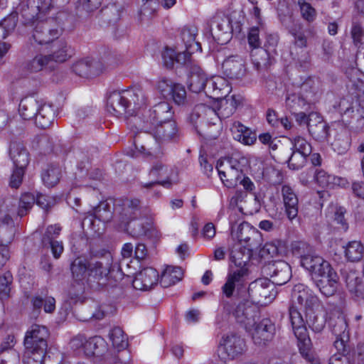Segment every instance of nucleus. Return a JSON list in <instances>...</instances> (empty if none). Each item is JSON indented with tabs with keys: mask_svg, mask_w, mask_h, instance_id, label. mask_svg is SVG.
<instances>
[{
	"mask_svg": "<svg viewBox=\"0 0 364 364\" xmlns=\"http://www.w3.org/2000/svg\"><path fill=\"white\" fill-rule=\"evenodd\" d=\"M69 0H27L26 5L23 6L21 15L23 23L35 25L32 38L40 45L53 43L61 34V31L55 24V20L49 18L39 20L42 14H45L55 5L60 6Z\"/></svg>",
	"mask_w": 364,
	"mask_h": 364,
	"instance_id": "obj_1",
	"label": "nucleus"
},
{
	"mask_svg": "<svg viewBox=\"0 0 364 364\" xmlns=\"http://www.w3.org/2000/svg\"><path fill=\"white\" fill-rule=\"evenodd\" d=\"M233 315L245 329L251 332L254 343L258 346H264L272 340L275 333V326L269 318H263L259 322L257 308L250 301L240 303Z\"/></svg>",
	"mask_w": 364,
	"mask_h": 364,
	"instance_id": "obj_2",
	"label": "nucleus"
},
{
	"mask_svg": "<svg viewBox=\"0 0 364 364\" xmlns=\"http://www.w3.org/2000/svg\"><path fill=\"white\" fill-rule=\"evenodd\" d=\"M310 274L315 285L326 296H333L337 291L338 276L331 264L315 253L302 266Z\"/></svg>",
	"mask_w": 364,
	"mask_h": 364,
	"instance_id": "obj_3",
	"label": "nucleus"
},
{
	"mask_svg": "<svg viewBox=\"0 0 364 364\" xmlns=\"http://www.w3.org/2000/svg\"><path fill=\"white\" fill-rule=\"evenodd\" d=\"M147 97L140 87L110 93L107 101V111L117 117L124 114L132 116L137 109L145 105Z\"/></svg>",
	"mask_w": 364,
	"mask_h": 364,
	"instance_id": "obj_4",
	"label": "nucleus"
},
{
	"mask_svg": "<svg viewBox=\"0 0 364 364\" xmlns=\"http://www.w3.org/2000/svg\"><path fill=\"white\" fill-rule=\"evenodd\" d=\"M146 141L144 144H141L139 147L140 136H137L134 141L136 149L145 156H149L156 152L159 146L152 145L153 139L158 144L168 143L176 141L180 137V132L176 122L170 119L164 123L155 126L151 130L144 131Z\"/></svg>",
	"mask_w": 364,
	"mask_h": 364,
	"instance_id": "obj_5",
	"label": "nucleus"
},
{
	"mask_svg": "<svg viewBox=\"0 0 364 364\" xmlns=\"http://www.w3.org/2000/svg\"><path fill=\"white\" fill-rule=\"evenodd\" d=\"M112 256L106 252L98 260L90 262L89 277L97 281L103 287H113L122 279V273L112 267Z\"/></svg>",
	"mask_w": 364,
	"mask_h": 364,
	"instance_id": "obj_6",
	"label": "nucleus"
},
{
	"mask_svg": "<svg viewBox=\"0 0 364 364\" xmlns=\"http://www.w3.org/2000/svg\"><path fill=\"white\" fill-rule=\"evenodd\" d=\"M294 85L299 89V95L287 97V105L293 109L302 108L307 104L315 102L321 95V82L316 77H301L294 82Z\"/></svg>",
	"mask_w": 364,
	"mask_h": 364,
	"instance_id": "obj_7",
	"label": "nucleus"
},
{
	"mask_svg": "<svg viewBox=\"0 0 364 364\" xmlns=\"http://www.w3.org/2000/svg\"><path fill=\"white\" fill-rule=\"evenodd\" d=\"M172 107L167 102L162 101L148 110H144L141 117H134L136 129L141 131L151 130L155 126L172 119Z\"/></svg>",
	"mask_w": 364,
	"mask_h": 364,
	"instance_id": "obj_8",
	"label": "nucleus"
},
{
	"mask_svg": "<svg viewBox=\"0 0 364 364\" xmlns=\"http://www.w3.org/2000/svg\"><path fill=\"white\" fill-rule=\"evenodd\" d=\"M245 278V270L241 269L240 270L230 271L226 278V282L222 287V297L220 299V305L223 306V312L221 315H218L216 318V323L220 328L224 326L228 316L230 314L232 305L226 299H230L233 296L236 287L243 284Z\"/></svg>",
	"mask_w": 364,
	"mask_h": 364,
	"instance_id": "obj_9",
	"label": "nucleus"
},
{
	"mask_svg": "<svg viewBox=\"0 0 364 364\" xmlns=\"http://www.w3.org/2000/svg\"><path fill=\"white\" fill-rule=\"evenodd\" d=\"M289 314L294 333L298 340L299 352L309 356L308 352L312 349V343L306 327V321H305L301 312L294 305L289 307Z\"/></svg>",
	"mask_w": 364,
	"mask_h": 364,
	"instance_id": "obj_10",
	"label": "nucleus"
},
{
	"mask_svg": "<svg viewBox=\"0 0 364 364\" xmlns=\"http://www.w3.org/2000/svg\"><path fill=\"white\" fill-rule=\"evenodd\" d=\"M331 333L336 336L334 346L338 351L346 352V343L349 338L348 323L346 316L340 311L331 312L328 319Z\"/></svg>",
	"mask_w": 364,
	"mask_h": 364,
	"instance_id": "obj_11",
	"label": "nucleus"
},
{
	"mask_svg": "<svg viewBox=\"0 0 364 364\" xmlns=\"http://www.w3.org/2000/svg\"><path fill=\"white\" fill-rule=\"evenodd\" d=\"M210 31L213 38L218 44H226L232 38L230 19L223 12H216L210 21Z\"/></svg>",
	"mask_w": 364,
	"mask_h": 364,
	"instance_id": "obj_12",
	"label": "nucleus"
},
{
	"mask_svg": "<svg viewBox=\"0 0 364 364\" xmlns=\"http://www.w3.org/2000/svg\"><path fill=\"white\" fill-rule=\"evenodd\" d=\"M248 294L253 303L267 305L275 298L277 291L269 279H258L250 284Z\"/></svg>",
	"mask_w": 364,
	"mask_h": 364,
	"instance_id": "obj_13",
	"label": "nucleus"
},
{
	"mask_svg": "<svg viewBox=\"0 0 364 364\" xmlns=\"http://www.w3.org/2000/svg\"><path fill=\"white\" fill-rule=\"evenodd\" d=\"M49 336V331L44 326L38 324L32 325L26 331L23 341L25 349L30 352L35 350L47 352V338Z\"/></svg>",
	"mask_w": 364,
	"mask_h": 364,
	"instance_id": "obj_14",
	"label": "nucleus"
},
{
	"mask_svg": "<svg viewBox=\"0 0 364 364\" xmlns=\"http://www.w3.org/2000/svg\"><path fill=\"white\" fill-rule=\"evenodd\" d=\"M245 341L240 336L232 333L223 338L220 351L223 359L233 360L242 354L245 350Z\"/></svg>",
	"mask_w": 364,
	"mask_h": 364,
	"instance_id": "obj_15",
	"label": "nucleus"
},
{
	"mask_svg": "<svg viewBox=\"0 0 364 364\" xmlns=\"http://www.w3.org/2000/svg\"><path fill=\"white\" fill-rule=\"evenodd\" d=\"M173 170L164 165L161 162L156 163L149 172V177L154 181L144 183L143 187L150 188L156 184H160L165 188H170L173 183H176L172 178Z\"/></svg>",
	"mask_w": 364,
	"mask_h": 364,
	"instance_id": "obj_16",
	"label": "nucleus"
},
{
	"mask_svg": "<svg viewBox=\"0 0 364 364\" xmlns=\"http://www.w3.org/2000/svg\"><path fill=\"white\" fill-rule=\"evenodd\" d=\"M35 203L40 208L48 210L53 205V200L50 196L41 193H38L35 196L31 193H26L20 198L18 215L19 217L26 215Z\"/></svg>",
	"mask_w": 364,
	"mask_h": 364,
	"instance_id": "obj_17",
	"label": "nucleus"
},
{
	"mask_svg": "<svg viewBox=\"0 0 364 364\" xmlns=\"http://www.w3.org/2000/svg\"><path fill=\"white\" fill-rule=\"evenodd\" d=\"M114 209L118 214L121 223L129 227V223L136 218V213L139 210V200L138 199L124 198L117 201L114 204Z\"/></svg>",
	"mask_w": 364,
	"mask_h": 364,
	"instance_id": "obj_18",
	"label": "nucleus"
},
{
	"mask_svg": "<svg viewBox=\"0 0 364 364\" xmlns=\"http://www.w3.org/2000/svg\"><path fill=\"white\" fill-rule=\"evenodd\" d=\"M331 129L322 117L316 112L311 113L310 122H309V132L311 136L318 141L323 142L329 140L332 135Z\"/></svg>",
	"mask_w": 364,
	"mask_h": 364,
	"instance_id": "obj_19",
	"label": "nucleus"
},
{
	"mask_svg": "<svg viewBox=\"0 0 364 364\" xmlns=\"http://www.w3.org/2000/svg\"><path fill=\"white\" fill-rule=\"evenodd\" d=\"M223 73L230 79L240 80L246 75L245 60L239 55H231L222 65Z\"/></svg>",
	"mask_w": 364,
	"mask_h": 364,
	"instance_id": "obj_20",
	"label": "nucleus"
},
{
	"mask_svg": "<svg viewBox=\"0 0 364 364\" xmlns=\"http://www.w3.org/2000/svg\"><path fill=\"white\" fill-rule=\"evenodd\" d=\"M267 269L274 285H283L286 284L291 277L290 265L284 260L274 261L269 264Z\"/></svg>",
	"mask_w": 364,
	"mask_h": 364,
	"instance_id": "obj_21",
	"label": "nucleus"
},
{
	"mask_svg": "<svg viewBox=\"0 0 364 364\" xmlns=\"http://www.w3.org/2000/svg\"><path fill=\"white\" fill-rule=\"evenodd\" d=\"M284 212L290 221L296 219L299 213V199L294 190L289 185H283L281 189Z\"/></svg>",
	"mask_w": 364,
	"mask_h": 364,
	"instance_id": "obj_22",
	"label": "nucleus"
},
{
	"mask_svg": "<svg viewBox=\"0 0 364 364\" xmlns=\"http://www.w3.org/2000/svg\"><path fill=\"white\" fill-rule=\"evenodd\" d=\"M159 277V273L155 269L146 267L136 274L132 282V286L138 290H149L157 284Z\"/></svg>",
	"mask_w": 364,
	"mask_h": 364,
	"instance_id": "obj_23",
	"label": "nucleus"
},
{
	"mask_svg": "<svg viewBox=\"0 0 364 364\" xmlns=\"http://www.w3.org/2000/svg\"><path fill=\"white\" fill-rule=\"evenodd\" d=\"M9 154L14 167L27 168L31 161V155L23 143L16 141H11L9 145Z\"/></svg>",
	"mask_w": 364,
	"mask_h": 364,
	"instance_id": "obj_24",
	"label": "nucleus"
},
{
	"mask_svg": "<svg viewBox=\"0 0 364 364\" xmlns=\"http://www.w3.org/2000/svg\"><path fill=\"white\" fill-rule=\"evenodd\" d=\"M346 100L340 102V109L343 114V120L350 123V119H355L358 122L357 128L364 125V106L358 100L353 102L349 106Z\"/></svg>",
	"mask_w": 364,
	"mask_h": 364,
	"instance_id": "obj_25",
	"label": "nucleus"
},
{
	"mask_svg": "<svg viewBox=\"0 0 364 364\" xmlns=\"http://www.w3.org/2000/svg\"><path fill=\"white\" fill-rule=\"evenodd\" d=\"M346 287L350 297L359 304L364 302V281L362 277L353 271L348 272L345 276Z\"/></svg>",
	"mask_w": 364,
	"mask_h": 364,
	"instance_id": "obj_26",
	"label": "nucleus"
},
{
	"mask_svg": "<svg viewBox=\"0 0 364 364\" xmlns=\"http://www.w3.org/2000/svg\"><path fill=\"white\" fill-rule=\"evenodd\" d=\"M216 168L223 183L228 188L236 186L243 176L223 159L218 161Z\"/></svg>",
	"mask_w": 364,
	"mask_h": 364,
	"instance_id": "obj_27",
	"label": "nucleus"
},
{
	"mask_svg": "<svg viewBox=\"0 0 364 364\" xmlns=\"http://www.w3.org/2000/svg\"><path fill=\"white\" fill-rule=\"evenodd\" d=\"M230 91L228 82L222 77L216 76L208 81L205 94L213 98H227Z\"/></svg>",
	"mask_w": 364,
	"mask_h": 364,
	"instance_id": "obj_28",
	"label": "nucleus"
},
{
	"mask_svg": "<svg viewBox=\"0 0 364 364\" xmlns=\"http://www.w3.org/2000/svg\"><path fill=\"white\" fill-rule=\"evenodd\" d=\"M74 53V49L65 40L61 39L53 43L51 53L48 56L51 63H62L69 60Z\"/></svg>",
	"mask_w": 364,
	"mask_h": 364,
	"instance_id": "obj_29",
	"label": "nucleus"
},
{
	"mask_svg": "<svg viewBox=\"0 0 364 364\" xmlns=\"http://www.w3.org/2000/svg\"><path fill=\"white\" fill-rule=\"evenodd\" d=\"M205 73L201 70L199 65H193L188 71V86L189 89L196 93L204 91L205 92L207 82Z\"/></svg>",
	"mask_w": 364,
	"mask_h": 364,
	"instance_id": "obj_30",
	"label": "nucleus"
},
{
	"mask_svg": "<svg viewBox=\"0 0 364 364\" xmlns=\"http://www.w3.org/2000/svg\"><path fill=\"white\" fill-rule=\"evenodd\" d=\"M252 255L249 251L242 247L241 244H235L230 253V259L236 266L235 270L245 269V277H247L248 274L247 265Z\"/></svg>",
	"mask_w": 364,
	"mask_h": 364,
	"instance_id": "obj_31",
	"label": "nucleus"
},
{
	"mask_svg": "<svg viewBox=\"0 0 364 364\" xmlns=\"http://www.w3.org/2000/svg\"><path fill=\"white\" fill-rule=\"evenodd\" d=\"M230 129L234 139L245 145H252L257 140V134L240 122H233Z\"/></svg>",
	"mask_w": 364,
	"mask_h": 364,
	"instance_id": "obj_32",
	"label": "nucleus"
},
{
	"mask_svg": "<svg viewBox=\"0 0 364 364\" xmlns=\"http://www.w3.org/2000/svg\"><path fill=\"white\" fill-rule=\"evenodd\" d=\"M15 226L11 215L0 216V245L8 246L14 240Z\"/></svg>",
	"mask_w": 364,
	"mask_h": 364,
	"instance_id": "obj_33",
	"label": "nucleus"
},
{
	"mask_svg": "<svg viewBox=\"0 0 364 364\" xmlns=\"http://www.w3.org/2000/svg\"><path fill=\"white\" fill-rule=\"evenodd\" d=\"M40 103L33 96L23 98L18 106L20 116L25 120L35 119Z\"/></svg>",
	"mask_w": 364,
	"mask_h": 364,
	"instance_id": "obj_34",
	"label": "nucleus"
},
{
	"mask_svg": "<svg viewBox=\"0 0 364 364\" xmlns=\"http://www.w3.org/2000/svg\"><path fill=\"white\" fill-rule=\"evenodd\" d=\"M332 135L327 141L331 144L333 149L338 154H345L350 147V141L346 130H332Z\"/></svg>",
	"mask_w": 364,
	"mask_h": 364,
	"instance_id": "obj_35",
	"label": "nucleus"
},
{
	"mask_svg": "<svg viewBox=\"0 0 364 364\" xmlns=\"http://www.w3.org/2000/svg\"><path fill=\"white\" fill-rule=\"evenodd\" d=\"M55 118V111L52 105L41 102L38 114L35 117L36 126L41 129L48 128Z\"/></svg>",
	"mask_w": 364,
	"mask_h": 364,
	"instance_id": "obj_36",
	"label": "nucleus"
},
{
	"mask_svg": "<svg viewBox=\"0 0 364 364\" xmlns=\"http://www.w3.org/2000/svg\"><path fill=\"white\" fill-rule=\"evenodd\" d=\"M105 341L100 336H95L85 341L84 353L87 357H101L107 351Z\"/></svg>",
	"mask_w": 364,
	"mask_h": 364,
	"instance_id": "obj_37",
	"label": "nucleus"
},
{
	"mask_svg": "<svg viewBox=\"0 0 364 364\" xmlns=\"http://www.w3.org/2000/svg\"><path fill=\"white\" fill-rule=\"evenodd\" d=\"M73 72L81 77H88L91 75H97L102 71L98 63L92 61L89 58L80 60L73 65Z\"/></svg>",
	"mask_w": 364,
	"mask_h": 364,
	"instance_id": "obj_38",
	"label": "nucleus"
},
{
	"mask_svg": "<svg viewBox=\"0 0 364 364\" xmlns=\"http://www.w3.org/2000/svg\"><path fill=\"white\" fill-rule=\"evenodd\" d=\"M90 262L82 257H77L70 264V271L73 279L77 282H83L89 277Z\"/></svg>",
	"mask_w": 364,
	"mask_h": 364,
	"instance_id": "obj_39",
	"label": "nucleus"
},
{
	"mask_svg": "<svg viewBox=\"0 0 364 364\" xmlns=\"http://www.w3.org/2000/svg\"><path fill=\"white\" fill-rule=\"evenodd\" d=\"M230 223L231 225V235L234 239L237 240V244H241V245L249 239L250 235L253 234L256 229L252 227L247 222H242L235 228V224L233 223L232 216H230Z\"/></svg>",
	"mask_w": 364,
	"mask_h": 364,
	"instance_id": "obj_40",
	"label": "nucleus"
},
{
	"mask_svg": "<svg viewBox=\"0 0 364 364\" xmlns=\"http://www.w3.org/2000/svg\"><path fill=\"white\" fill-rule=\"evenodd\" d=\"M273 53L268 49L259 48L251 53L252 61L257 70L260 71L267 69L271 64Z\"/></svg>",
	"mask_w": 364,
	"mask_h": 364,
	"instance_id": "obj_41",
	"label": "nucleus"
},
{
	"mask_svg": "<svg viewBox=\"0 0 364 364\" xmlns=\"http://www.w3.org/2000/svg\"><path fill=\"white\" fill-rule=\"evenodd\" d=\"M198 33L196 27L184 26L180 32V37L184 43L186 49L191 50H201L200 43L196 41V36Z\"/></svg>",
	"mask_w": 364,
	"mask_h": 364,
	"instance_id": "obj_42",
	"label": "nucleus"
},
{
	"mask_svg": "<svg viewBox=\"0 0 364 364\" xmlns=\"http://www.w3.org/2000/svg\"><path fill=\"white\" fill-rule=\"evenodd\" d=\"M290 55L293 63L297 68L304 71L310 68L311 56L309 52L306 48L291 47Z\"/></svg>",
	"mask_w": 364,
	"mask_h": 364,
	"instance_id": "obj_43",
	"label": "nucleus"
},
{
	"mask_svg": "<svg viewBox=\"0 0 364 364\" xmlns=\"http://www.w3.org/2000/svg\"><path fill=\"white\" fill-rule=\"evenodd\" d=\"M291 250L293 255L300 259L302 267L306 259H309L316 252L312 246L304 241H295L291 243Z\"/></svg>",
	"mask_w": 364,
	"mask_h": 364,
	"instance_id": "obj_44",
	"label": "nucleus"
},
{
	"mask_svg": "<svg viewBox=\"0 0 364 364\" xmlns=\"http://www.w3.org/2000/svg\"><path fill=\"white\" fill-rule=\"evenodd\" d=\"M61 168L58 166L49 165L41 174L43 183L49 188L58 183L61 178Z\"/></svg>",
	"mask_w": 364,
	"mask_h": 364,
	"instance_id": "obj_45",
	"label": "nucleus"
},
{
	"mask_svg": "<svg viewBox=\"0 0 364 364\" xmlns=\"http://www.w3.org/2000/svg\"><path fill=\"white\" fill-rule=\"evenodd\" d=\"M183 274V272L181 267L168 266L162 272L161 283L164 287L175 284L181 280Z\"/></svg>",
	"mask_w": 364,
	"mask_h": 364,
	"instance_id": "obj_46",
	"label": "nucleus"
},
{
	"mask_svg": "<svg viewBox=\"0 0 364 364\" xmlns=\"http://www.w3.org/2000/svg\"><path fill=\"white\" fill-rule=\"evenodd\" d=\"M33 309L41 311L43 306L46 313H53L55 309V299L53 296L36 295L31 299Z\"/></svg>",
	"mask_w": 364,
	"mask_h": 364,
	"instance_id": "obj_47",
	"label": "nucleus"
},
{
	"mask_svg": "<svg viewBox=\"0 0 364 364\" xmlns=\"http://www.w3.org/2000/svg\"><path fill=\"white\" fill-rule=\"evenodd\" d=\"M289 33L293 36V46L291 47H297L299 48H306L307 47V36L306 31L301 24H295L291 26Z\"/></svg>",
	"mask_w": 364,
	"mask_h": 364,
	"instance_id": "obj_48",
	"label": "nucleus"
},
{
	"mask_svg": "<svg viewBox=\"0 0 364 364\" xmlns=\"http://www.w3.org/2000/svg\"><path fill=\"white\" fill-rule=\"evenodd\" d=\"M223 160L242 176L244 175V171H246L249 166V159L240 153L232 154L230 156Z\"/></svg>",
	"mask_w": 364,
	"mask_h": 364,
	"instance_id": "obj_49",
	"label": "nucleus"
},
{
	"mask_svg": "<svg viewBox=\"0 0 364 364\" xmlns=\"http://www.w3.org/2000/svg\"><path fill=\"white\" fill-rule=\"evenodd\" d=\"M315 181L322 188H333L338 186L340 178L331 175L324 170H316L315 173Z\"/></svg>",
	"mask_w": 364,
	"mask_h": 364,
	"instance_id": "obj_50",
	"label": "nucleus"
},
{
	"mask_svg": "<svg viewBox=\"0 0 364 364\" xmlns=\"http://www.w3.org/2000/svg\"><path fill=\"white\" fill-rule=\"evenodd\" d=\"M240 103V99L235 95H232L225 98L221 103L218 109L219 114L223 118H228L235 111L237 107Z\"/></svg>",
	"mask_w": 364,
	"mask_h": 364,
	"instance_id": "obj_51",
	"label": "nucleus"
},
{
	"mask_svg": "<svg viewBox=\"0 0 364 364\" xmlns=\"http://www.w3.org/2000/svg\"><path fill=\"white\" fill-rule=\"evenodd\" d=\"M363 246L358 241L350 242L345 247V255L348 260L350 262L359 261L363 257Z\"/></svg>",
	"mask_w": 364,
	"mask_h": 364,
	"instance_id": "obj_52",
	"label": "nucleus"
},
{
	"mask_svg": "<svg viewBox=\"0 0 364 364\" xmlns=\"http://www.w3.org/2000/svg\"><path fill=\"white\" fill-rule=\"evenodd\" d=\"M205 109L203 105H199L194 107L193 112L190 114L189 121L196 129L198 134L203 135L206 137L214 138L208 132H205L203 129L199 127V124L202 122L201 112Z\"/></svg>",
	"mask_w": 364,
	"mask_h": 364,
	"instance_id": "obj_53",
	"label": "nucleus"
},
{
	"mask_svg": "<svg viewBox=\"0 0 364 364\" xmlns=\"http://www.w3.org/2000/svg\"><path fill=\"white\" fill-rule=\"evenodd\" d=\"M168 97L178 106L184 107L188 105L186 88L180 83H175Z\"/></svg>",
	"mask_w": 364,
	"mask_h": 364,
	"instance_id": "obj_54",
	"label": "nucleus"
},
{
	"mask_svg": "<svg viewBox=\"0 0 364 364\" xmlns=\"http://www.w3.org/2000/svg\"><path fill=\"white\" fill-rule=\"evenodd\" d=\"M291 150L310 156L312 152L311 144L304 137L297 136L290 139Z\"/></svg>",
	"mask_w": 364,
	"mask_h": 364,
	"instance_id": "obj_55",
	"label": "nucleus"
},
{
	"mask_svg": "<svg viewBox=\"0 0 364 364\" xmlns=\"http://www.w3.org/2000/svg\"><path fill=\"white\" fill-rule=\"evenodd\" d=\"M109 336L113 347L117 348L118 350H121L127 348L128 345L127 339L121 328H113L110 331Z\"/></svg>",
	"mask_w": 364,
	"mask_h": 364,
	"instance_id": "obj_56",
	"label": "nucleus"
},
{
	"mask_svg": "<svg viewBox=\"0 0 364 364\" xmlns=\"http://www.w3.org/2000/svg\"><path fill=\"white\" fill-rule=\"evenodd\" d=\"M95 218L103 223H107L112 218V211L110 205L106 201H102L93 210Z\"/></svg>",
	"mask_w": 364,
	"mask_h": 364,
	"instance_id": "obj_57",
	"label": "nucleus"
},
{
	"mask_svg": "<svg viewBox=\"0 0 364 364\" xmlns=\"http://www.w3.org/2000/svg\"><path fill=\"white\" fill-rule=\"evenodd\" d=\"M51 63L48 55L39 54L30 60L26 65V69L32 73L42 70Z\"/></svg>",
	"mask_w": 364,
	"mask_h": 364,
	"instance_id": "obj_58",
	"label": "nucleus"
},
{
	"mask_svg": "<svg viewBox=\"0 0 364 364\" xmlns=\"http://www.w3.org/2000/svg\"><path fill=\"white\" fill-rule=\"evenodd\" d=\"M312 291L303 284H296L292 289L293 305L298 304L302 306Z\"/></svg>",
	"mask_w": 364,
	"mask_h": 364,
	"instance_id": "obj_59",
	"label": "nucleus"
},
{
	"mask_svg": "<svg viewBox=\"0 0 364 364\" xmlns=\"http://www.w3.org/2000/svg\"><path fill=\"white\" fill-rule=\"evenodd\" d=\"M195 50L186 49L183 52H177L175 63L184 66L188 72L192 69L193 65H198V63L191 58V54Z\"/></svg>",
	"mask_w": 364,
	"mask_h": 364,
	"instance_id": "obj_60",
	"label": "nucleus"
},
{
	"mask_svg": "<svg viewBox=\"0 0 364 364\" xmlns=\"http://www.w3.org/2000/svg\"><path fill=\"white\" fill-rule=\"evenodd\" d=\"M308 157L309 156H304L301 153L291 151L287 160L288 167L292 170L301 169L305 166Z\"/></svg>",
	"mask_w": 364,
	"mask_h": 364,
	"instance_id": "obj_61",
	"label": "nucleus"
},
{
	"mask_svg": "<svg viewBox=\"0 0 364 364\" xmlns=\"http://www.w3.org/2000/svg\"><path fill=\"white\" fill-rule=\"evenodd\" d=\"M17 23L16 14H9L0 21V27L3 29L2 38H6L15 29Z\"/></svg>",
	"mask_w": 364,
	"mask_h": 364,
	"instance_id": "obj_62",
	"label": "nucleus"
},
{
	"mask_svg": "<svg viewBox=\"0 0 364 364\" xmlns=\"http://www.w3.org/2000/svg\"><path fill=\"white\" fill-rule=\"evenodd\" d=\"M262 238L260 232L256 230L255 232L250 235L242 245V247L249 251L252 255L254 251H257L261 246Z\"/></svg>",
	"mask_w": 364,
	"mask_h": 364,
	"instance_id": "obj_63",
	"label": "nucleus"
},
{
	"mask_svg": "<svg viewBox=\"0 0 364 364\" xmlns=\"http://www.w3.org/2000/svg\"><path fill=\"white\" fill-rule=\"evenodd\" d=\"M46 353L35 350L28 353V350L25 349L23 363V364H43Z\"/></svg>",
	"mask_w": 364,
	"mask_h": 364,
	"instance_id": "obj_64",
	"label": "nucleus"
}]
</instances>
